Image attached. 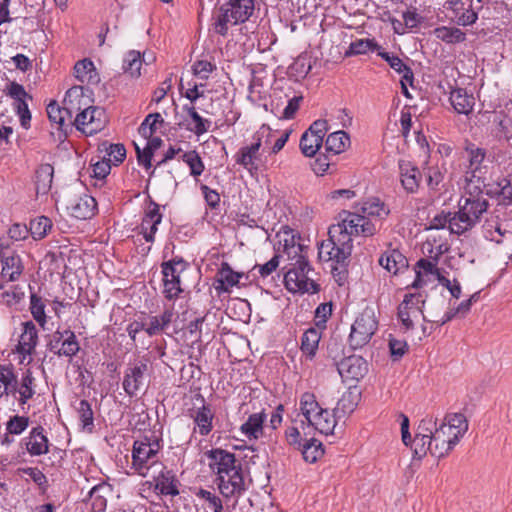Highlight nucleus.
<instances>
[{
	"instance_id": "26",
	"label": "nucleus",
	"mask_w": 512,
	"mask_h": 512,
	"mask_svg": "<svg viewBox=\"0 0 512 512\" xmlns=\"http://www.w3.org/2000/svg\"><path fill=\"white\" fill-rule=\"evenodd\" d=\"M378 263L393 275L408 268L407 258L398 249H389L382 253Z\"/></svg>"
},
{
	"instance_id": "28",
	"label": "nucleus",
	"mask_w": 512,
	"mask_h": 512,
	"mask_svg": "<svg viewBox=\"0 0 512 512\" xmlns=\"http://www.w3.org/2000/svg\"><path fill=\"white\" fill-rule=\"evenodd\" d=\"M350 232L345 231L343 225H332L328 230V239L335 242L340 247L341 255H351L353 250V240Z\"/></svg>"
},
{
	"instance_id": "17",
	"label": "nucleus",
	"mask_w": 512,
	"mask_h": 512,
	"mask_svg": "<svg viewBox=\"0 0 512 512\" xmlns=\"http://www.w3.org/2000/svg\"><path fill=\"white\" fill-rule=\"evenodd\" d=\"M460 439L461 437L454 434L451 428H448L447 425L441 423L439 427L436 426L432 436V442H434L433 456L442 458L448 455V453L458 444Z\"/></svg>"
},
{
	"instance_id": "48",
	"label": "nucleus",
	"mask_w": 512,
	"mask_h": 512,
	"mask_svg": "<svg viewBox=\"0 0 512 512\" xmlns=\"http://www.w3.org/2000/svg\"><path fill=\"white\" fill-rule=\"evenodd\" d=\"M323 145L321 135L313 136L304 132L300 138L299 148L306 157H314Z\"/></svg>"
},
{
	"instance_id": "12",
	"label": "nucleus",
	"mask_w": 512,
	"mask_h": 512,
	"mask_svg": "<svg viewBox=\"0 0 512 512\" xmlns=\"http://www.w3.org/2000/svg\"><path fill=\"white\" fill-rule=\"evenodd\" d=\"M334 364L337 367V370L340 376L344 380H355L359 381L363 379L368 371L369 364L365 358L359 355H350L337 360V357H333Z\"/></svg>"
},
{
	"instance_id": "5",
	"label": "nucleus",
	"mask_w": 512,
	"mask_h": 512,
	"mask_svg": "<svg viewBox=\"0 0 512 512\" xmlns=\"http://www.w3.org/2000/svg\"><path fill=\"white\" fill-rule=\"evenodd\" d=\"M489 208L488 200L460 198L458 211L453 213L451 233L461 236L472 230L482 220V216Z\"/></svg>"
},
{
	"instance_id": "55",
	"label": "nucleus",
	"mask_w": 512,
	"mask_h": 512,
	"mask_svg": "<svg viewBox=\"0 0 512 512\" xmlns=\"http://www.w3.org/2000/svg\"><path fill=\"white\" fill-rule=\"evenodd\" d=\"M300 407L302 414L304 415L308 423H312L314 414H316L317 411L322 409L319 406L318 402L316 401L314 394L308 392L304 393L301 396Z\"/></svg>"
},
{
	"instance_id": "56",
	"label": "nucleus",
	"mask_w": 512,
	"mask_h": 512,
	"mask_svg": "<svg viewBox=\"0 0 512 512\" xmlns=\"http://www.w3.org/2000/svg\"><path fill=\"white\" fill-rule=\"evenodd\" d=\"M181 159L189 166L190 174L192 176L197 177L203 173L205 166L199 153L196 150L185 152L181 156Z\"/></svg>"
},
{
	"instance_id": "61",
	"label": "nucleus",
	"mask_w": 512,
	"mask_h": 512,
	"mask_svg": "<svg viewBox=\"0 0 512 512\" xmlns=\"http://www.w3.org/2000/svg\"><path fill=\"white\" fill-rule=\"evenodd\" d=\"M433 445L432 438L427 439L419 436H415L412 441L411 448L413 449L414 458L422 459L427 452H430L433 455Z\"/></svg>"
},
{
	"instance_id": "45",
	"label": "nucleus",
	"mask_w": 512,
	"mask_h": 512,
	"mask_svg": "<svg viewBox=\"0 0 512 512\" xmlns=\"http://www.w3.org/2000/svg\"><path fill=\"white\" fill-rule=\"evenodd\" d=\"M52 220L47 216H39L30 220L28 231L34 240L45 238L52 229Z\"/></svg>"
},
{
	"instance_id": "35",
	"label": "nucleus",
	"mask_w": 512,
	"mask_h": 512,
	"mask_svg": "<svg viewBox=\"0 0 512 512\" xmlns=\"http://www.w3.org/2000/svg\"><path fill=\"white\" fill-rule=\"evenodd\" d=\"M414 269L416 277L412 282L411 287L415 289L421 288L427 284L424 276L432 275L436 278L440 273V269L438 267H434V263L427 258H420L416 262Z\"/></svg>"
},
{
	"instance_id": "58",
	"label": "nucleus",
	"mask_w": 512,
	"mask_h": 512,
	"mask_svg": "<svg viewBox=\"0 0 512 512\" xmlns=\"http://www.w3.org/2000/svg\"><path fill=\"white\" fill-rule=\"evenodd\" d=\"M495 194L499 199L498 205L505 207L512 205V181L508 178H502L498 181Z\"/></svg>"
},
{
	"instance_id": "41",
	"label": "nucleus",
	"mask_w": 512,
	"mask_h": 512,
	"mask_svg": "<svg viewBox=\"0 0 512 512\" xmlns=\"http://www.w3.org/2000/svg\"><path fill=\"white\" fill-rule=\"evenodd\" d=\"M402 327L401 330L404 333L410 334L408 337L411 338L412 341L422 340L424 337L429 336L434 327V322H401Z\"/></svg>"
},
{
	"instance_id": "14",
	"label": "nucleus",
	"mask_w": 512,
	"mask_h": 512,
	"mask_svg": "<svg viewBox=\"0 0 512 512\" xmlns=\"http://www.w3.org/2000/svg\"><path fill=\"white\" fill-rule=\"evenodd\" d=\"M473 0H447L443 7L448 10L450 20L458 26H469L478 20V12L472 7Z\"/></svg>"
},
{
	"instance_id": "1",
	"label": "nucleus",
	"mask_w": 512,
	"mask_h": 512,
	"mask_svg": "<svg viewBox=\"0 0 512 512\" xmlns=\"http://www.w3.org/2000/svg\"><path fill=\"white\" fill-rule=\"evenodd\" d=\"M276 237L279 238V243L283 242V251L291 261L289 267L283 268L286 269L284 273L286 289L292 293H318L320 285L309 277V272L313 270L308 259L309 247L300 243V233L288 225H283Z\"/></svg>"
},
{
	"instance_id": "39",
	"label": "nucleus",
	"mask_w": 512,
	"mask_h": 512,
	"mask_svg": "<svg viewBox=\"0 0 512 512\" xmlns=\"http://www.w3.org/2000/svg\"><path fill=\"white\" fill-rule=\"evenodd\" d=\"M433 35L440 41L449 44H459L466 41V33L458 27L439 26L433 30Z\"/></svg>"
},
{
	"instance_id": "24",
	"label": "nucleus",
	"mask_w": 512,
	"mask_h": 512,
	"mask_svg": "<svg viewBox=\"0 0 512 512\" xmlns=\"http://www.w3.org/2000/svg\"><path fill=\"white\" fill-rule=\"evenodd\" d=\"M398 167L403 189L409 194L416 193L422 179L419 168L407 160H399Z\"/></svg>"
},
{
	"instance_id": "47",
	"label": "nucleus",
	"mask_w": 512,
	"mask_h": 512,
	"mask_svg": "<svg viewBox=\"0 0 512 512\" xmlns=\"http://www.w3.org/2000/svg\"><path fill=\"white\" fill-rule=\"evenodd\" d=\"M300 451L303 459L309 463L316 462L324 454L322 443L315 438L305 439Z\"/></svg>"
},
{
	"instance_id": "63",
	"label": "nucleus",
	"mask_w": 512,
	"mask_h": 512,
	"mask_svg": "<svg viewBox=\"0 0 512 512\" xmlns=\"http://www.w3.org/2000/svg\"><path fill=\"white\" fill-rule=\"evenodd\" d=\"M196 496L207 502V508L209 510H211L213 512H223L224 511L222 500L216 494H214L206 489L201 488L196 493Z\"/></svg>"
},
{
	"instance_id": "22",
	"label": "nucleus",
	"mask_w": 512,
	"mask_h": 512,
	"mask_svg": "<svg viewBox=\"0 0 512 512\" xmlns=\"http://www.w3.org/2000/svg\"><path fill=\"white\" fill-rule=\"evenodd\" d=\"M378 329V322H353L349 334V345L356 350L369 343Z\"/></svg>"
},
{
	"instance_id": "15",
	"label": "nucleus",
	"mask_w": 512,
	"mask_h": 512,
	"mask_svg": "<svg viewBox=\"0 0 512 512\" xmlns=\"http://www.w3.org/2000/svg\"><path fill=\"white\" fill-rule=\"evenodd\" d=\"M147 369V364L142 361L127 367L122 386L129 397H136L139 391L145 389V373Z\"/></svg>"
},
{
	"instance_id": "9",
	"label": "nucleus",
	"mask_w": 512,
	"mask_h": 512,
	"mask_svg": "<svg viewBox=\"0 0 512 512\" xmlns=\"http://www.w3.org/2000/svg\"><path fill=\"white\" fill-rule=\"evenodd\" d=\"M303 99V95L301 93L296 94L293 87L287 83L283 86H276L273 89L272 104L275 100L281 103L276 104L273 112L279 119H294Z\"/></svg>"
},
{
	"instance_id": "23",
	"label": "nucleus",
	"mask_w": 512,
	"mask_h": 512,
	"mask_svg": "<svg viewBox=\"0 0 512 512\" xmlns=\"http://www.w3.org/2000/svg\"><path fill=\"white\" fill-rule=\"evenodd\" d=\"M67 210L72 217L78 220H88L97 212V201L94 197L83 194L71 200Z\"/></svg>"
},
{
	"instance_id": "13",
	"label": "nucleus",
	"mask_w": 512,
	"mask_h": 512,
	"mask_svg": "<svg viewBox=\"0 0 512 512\" xmlns=\"http://www.w3.org/2000/svg\"><path fill=\"white\" fill-rule=\"evenodd\" d=\"M7 96L15 100L14 109L19 116L20 124L24 129H29L31 126V112L26 102L27 99L32 100V95L26 92L24 86L15 81L10 82L5 90Z\"/></svg>"
},
{
	"instance_id": "42",
	"label": "nucleus",
	"mask_w": 512,
	"mask_h": 512,
	"mask_svg": "<svg viewBox=\"0 0 512 512\" xmlns=\"http://www.w3.org/2000/svg\"><path fill=\"white\" fill-rule=\"evenodd\" d=\"M87 112L88 116L85 118L86 123H83V129L79 131L85 135H93L103 127L101 117L104 115V110L100 107L91 105Z\"/></svg>"
},
{
	"instance_id": "51",
	"label": "nucleus",
	"mask_w": 512,
	"mask_h": 512,
	"mask_svg": "<svg viewBox=\"0 0 512 512\" xmlns=\"http://www.w3.org/2000/svg\"><path fill=\"white\" fill-rule=\"evenodd\" d=\"M17 472L28 475L31 480L38 486L39 493L45 495L49 488V482L46 475L38 467H21Z\"/></svg>"
},
{
	"instance_id": "31",
	"label": "nucleus",
	"mask_w": 512,
	"mask_h": 512,
	"mask_svg": "<svg viewBox=\"0 0 512 512\" xmlns=\"http://www.w3.org/2000/svg\"><path fill=\"white\" fill-rule=\"evenodd\" d=\"M450 103L459 114L468 115L472 112L475 99L472 94H468L465 88L457 87L450 93Z\"/></svg>"
},
{
	"instance_id": "37",
	"label": "nucleus",
	"mask_w": 512,
	"mask_h": 512,
	"mask_svg": "<svg viewBox=\"0 0 512 512\" xmlns=\"http://www.w3.org/2000/svg\"><path fill=\"white\" fill-rule=\"evenodd\" d=\"M350 145V136L345 131H336L328 135L325 141V151L336 156Z\"/></svg>"
},
{
	"instance_id": "25",
	"label": "nucleus",
	"mask_w": 512,
	"mask_h": 512,
	"mask_svg": "<svg viewBox=\"0 0 512 512\" xmlns=\"http://www.w3.org/2000/svg\"><path fill=\"white\" fill-rule=\"evenodd\" d=\"M468 153L469 165L465 171V180L473 182L477 179V182H481V168L482 163L486 157V150L470 143L466 147Z\"/></svg>"
},
{
	"instance_id": "59",
	"label": "nucleus",
	"mask_w": 512,
	"mask_h": 512,
	"mask_svg": "<svg viewBox=\"0 0 512 512\" xmlns=\"http://www.w3.org/2000/svg\"><path fill=\"white\" fill-rule=\"evenodd\" d=\"M34 381L35 379L32 375V372L29 369H27L22 375L21 389L19 390V403L21 405L27 403V401L31 399L35 394V391L33 389Z\"/></svg>"
},
{
	"instance_id": "6",
	"label": "nucleus",
	"mask_w": 512,
	"mask_h": 512,
	"mask_svg": "<svg viewBox=\"0 0 512 512\" xmlns=\"http://www.w3.org/2000/svg\"><path fill=\"white\" fill-rule=\"evenodd\" d=\"M76 309H80L77 303L59 301L57 298L48 300L31 292L29 310L34 320H47V318H61L68 313H75Z\"/></svg>"
},
{
	"instance_id": "46",
	"label": "nucleus",
	"mask_w": 512,
	"mask_h": 512,
	"mask_svg": "<svg viewBox=\"0 0 512 512\" xmlns=\"http://www.w3.org/2000/svg\"><path fill=\"white\" fill-rule=\"evenodd\" d=\"M170 322H132L127 330L132 339L139 330H145L148 335H157L164 331Z\"/></svg>"
},
{
	"instance_id": "52",
	"label": "nucleus",
	"mask_w": 512,
	"mask_h": 512,
	"mask_svg": "<svg viewBox=\"0 0 512 512\" xmlns=\"http://www.w3.org/2000/svg\"><path fill=\"white\" fill-rule=\"evenodd\" d=\"M75 409L82 424V428L91 432L94 428V412L91 404L87 400L82 399L79 401L78 405L75 406Z\"/></svg>"
},
{
	"instance_id": "27",
	"label": "nucleus",
	"mask_w": 512,
	"mask_h": 512,
	"mask_svg": "<svg viewBox=\"0 0 512 512\" xmlns=\"http://www.w3.org/2000/svg\"><path fill=\"white\" fill-rule=\"evenodd\" d=\"M54 167L49 163L40 164L34 175V183L37 195H47L52 187Z\"/></svg>"
},
{
	"instance_id": "50",
	"label": "nucleus",
	"mask_w": 512,
	"mask_h": 512,
	"mask_svg": "<svg viewBox=\"0 0 512 512\" xmlns=\"http://www.w3.org/2000/svg\"><path fill=\"white\" fill-rule=\"evenodd\" d=\"M442 423L461 438L468 430V421L462 413H449L444 417Z\"/></svg>"
},
{
	"instance_id": "49",
	"label": "nucleus",
	"mask_w": 512,
	"mask_h": 512,
	"mask_svg": "<svg viewBox=\"0 0 512 512\" xmlns=\"http://www.w3.org/2000/svg\"><path fill=\"white\" fill-rule=\"evenodd\" d=\"M141 66L142 59L140 52L136 50L128 51L123 59L122 69L124 73L137 78L141 75Z\"/></svg>"
},
{
	"instance_id": "32",
	"label": "nucleus",
	"mask_w": 512,
	"mask_h": 512,
	"mask_svg": "<svg viewBox=\"0 0 512 512\" xmlns=\"http://www.w3.org/2000/svg\"><path fill=\"white\" fill-rule=\"evenodd\" d=\"M2 265L1 275L8 277L9 281H16L24 270L21 258L17 252L0 257Z\"/></svg>"
},
{
	"instance_id": "53",
	"label": "nucleus",
	"mask_w": 512,
	"mask_h": 512,
	"mask_svg": "<svg viewBox=\"0 0 512 512\" xmlns=\"http://www.w3.org/2000/svg\"><path fill=\"white\" fill-rule=\"evenodd\" d=\"M147 208L145 209L140 228L152 224V223H161L163 214L160 212V205L156 203L151 196L147 197L146 200Z\"/></svg>"
},
{
	"instance_id": "33",
	"label": "nucleus",
	"mask_w": 512,
	"mask_h": 512,
	"mask_svg": "<svg viewBox=\"0 0 512 512\" xmlns=\"http://www.w3.org/2000/svg\"><path fill=\"white\" fill-rule=\"evenodd\" d=\"M75 77L82 83L98 84L100 76L97 72L93 61L89 58H84L76 62L74 66Z\"/></svg>"
},
{
	"instance_id": "19",
	"label": "nucleus",
	"mask_w": 512,
	"mask_h": 512,
	"mask_svg": "<svg viewBox=\"0 0 512 512\" xmlns=\"http://www.w3.org/2000/svg\"><path fill=\"white\" fill-rule=\"evenodd\" d=\"M424 303L425 299L420 292L406 294L398 306V320H426Z\"/></svg>"
},
{
	"instance_id": "11",
	"label": "nucleus",
	"mask_w": 512,
	"mask_h": 512,
	"mask_svg": "<svg viewBox=\"0 0 512 512\" xmlns=\"http://www.w3.org/2000/svg\"><path fill=\"white\" fill-rule=\"evenodd\" d=\"M253 140V143L241 147L234 155L235 162L246 169L251 176L260 171L267 170V166L261 160L259 152L262 146V138L260 135L255 134Z\"/></svg>"
},
{
	"instance_id": "36",
	"label": "nucleus",
	"mask_w": 512,
	"mask_h": 512,
	"mask_svg": "<svg viewBox=\"0 0 512 512\" xmlns=\"http://www.w3.org/2000/svg\"><path fill=\"white\" fill-rule=\"evenodd\" d=\"M46 112L50 122L58 125V130L63 134V138L66 139L74 126L72 119L65 123L63 110H61V107L55 100L47 105Z\"/></svg>"
},
{
	"instance_id": "60",
	"label": "nucleus",
	"mask_w": 512,
	"mask_h": 512,
	"mask_svg": "<svg viewBox=\"0 0 512 512\" xmlns=\"http://www.w3.org/2000/svg\"><path fill=\"white\" fill-rule=\"evenodd\" d=\"M310 70L311 65L307 63V59L305 57H298L288 67L287 73L290 78L293 77L296 81H299L300 79H304Z\"/></svg>"
},
{
	"instance_id": "18",
	"label": "nucleus",
	"mask_w": 512,
	"mask_h": 512,
	"mask_svg": "<svg viewBox=\"0 0 512 512\" xmlns=\"http://www.w3.org/2000/svg\"><path fill=\"white\" fill-rule=\"evenodd\" d=\"M50 351L58 356L73 357L79 350L80 345L76 339L74 332L64 330L63 332L57 330L53 334V339L50 341Z\"/></svg>"
},
{
	"instance_id": "21",
	"label": "nucleus",
	"mask_w": 512,
	"mask_h": 512,
	"mask_svg": "<svg viewBox=\"0 0 512 512\" xmlns=\"http://www.w3.org/2000/svg\"><path fill=\"white\" fill-rule=\"evenodd\" d=\"M216 276L218 285L215 288L219 293L229 292L234 286H245V283H241L242 278L249 281V274L234 271L228 262L221 263Z\"/></svg>"
},
{
	"instance_id": "34",
	"label": "nucleus",
	"mask_w": 512,
	"mask_h": 512,
	"mask_svg": "<svg viewBox=\"0 0 512 512\" xmlns=\"http://www.w3.org/2000/svg\"><path fill=\"white\" fill-rule=\"evenodd\" d=\"M358 211L367 218L375 217L379 220L386 219L390 214L389 207L377 197L370 198L361 205L358 204Z\"/></svg>"
},
{
	"instance_id": "57",
	"label": "nucleus",
	"mask_w": 512,
	"mask_h": 512,
	"mask_svg": "<svg viewBox=\"0 0 512 512\" xmlns=\"http://www.w3.org/2000/svg\"><path fill=\"white\" fill-rule=\"evenodd\" d=\"M381 49V46L374 39H358L349 46V54L361 55L369 51L374 52Z\"/></svg>"
},
{
	"instance_id": "30",
	"label": "nucleus",
	"mask_w": 512,
	"mask_h": 512,
	"mask_svg": "<svg viewBox=\"0 0 512 512\" xmlns=\"http://www.w3.org/2000/svg\"><path fill=\"white\" fill-rule=\"evenodd\" d=\"M23 325L24 329L20 335L17 351L23 356H26L33 353L38 342V333L34 322H23Z\"/></svg>"
},
{
	"instance_id": "29",
	"label": "nucleus",
	"mask_w": 512,
	"mask_h": 512,
	"mask_svg": "<svg viewBox=\"0 0 512 512\" xmlns=\"http://www.w3.org/2000/svg\"><path fill=\"white\" fill-rule=\"evenodd\" d=\"M315 324V327L305 330L301 341V350L311 356L315 354L321 339V333L326 329V322H315Z\"/></svg>"
},
{
	"instance_id": "16",
	"label": "nucleus",
	"mask_w": 512,
	"mask_h": 512,
	"mask_svg": "<svg viewBox=\"0 0 512 512\" xmlns=\"http://www.w3.org/2000/svg\"><path fill=\"white\" fill-rule=\"evenodd\" d=\"M153 481L150 485L154 486V490L161 495L177 496L179 495V480L172 470H168L163 463L161 467L153 470L151 475Z\"/></svg>"
},
{
	"instance_id": "10",
	"label": "nucleus",
	"mask_w": 512,
	"mask_h": 512,
	"mask_svg": "<svg viewBox=\"0 0 512 512\" xmlns=\"http://www.w3.org/2000/svg\"><path fill=\"white\" fill-rule=\"evenodd\" d=\"M188 267L189 263L180 256L162 262L163 293L167 299L172 300L182 292L180 274Z\"/></svg>"
},
{
	"instance_id": "44",
	"label": "nucleus",
	"mask_w": 512,
	"mask_h": 512,
	"mask_svg": "<svg viewBox=\"0 0 512 512\" xmlns=\"http://www.w3.org/2000/svg\"><path fill=\"white\" fill-rule=\"evenodd\" d=\"M359 394H355L352 391L345 392L342 397L338 400L336 407L333 412L338 419L351 414L358 405Z\"/></svg>"
},
{
	"instance_id": "43",
	"label": "nucleus",
	"mask_w": 512,
	"mask_h": 512,
	"mask_svg": "<svg viewBox=\"0 0 512 512\" xmlns=\"http://www.w3.org/2000/svg\"><path fill=\"white\" fill-rule=\"evenodd\" d=\"M214 414L211 411L209 405L203 404L202 407L198 408L193 416L194 423L199 429V433L202 436H207L213 429Z\"/></svg>"
},
{
	"instance_id": "38",
	"label": "nucleus",
	"mask_w": 512,
	"mask_h": 512,
	"mask_svg": "<svg viewBox=\"0 0 512 512\" xmlns=\"http://www.w3.org/2000/svg\"><path fill=\"white\" fill-rule=\"evenodd\" d=\"M266 419L264 412L249 415L247 421L240 427V431L248 439H258L262 435L263 423Z\"/></svg>"
},
{
	"instance_id": "4",
	"label": "nucleus",
	"mask_w": 512,
	"mask_h": 512,
	"mask_svg": "<svg viewBox=\"0 0 512 512\" xmlns=\"http://www.w3.org/2000/svg\"><path fill=\"white\" fill-rule=\"evenodd\" d=\"M255 9L254 0H227L217 11L214 31L223 37L228 34L229 24L245 23L252 16Z\"/></svg>"
},
{
	"instance_id": "8",
	"label": "nucleus",
	"mask_w": 512,
	"mask_h": 512,
	"mask_svg": "<svg viewBox=\"0 0 512 512\" xmlns=\"http://www.w3.org/2000/svg\"><path fill=\"white\" fill-rule=\"evenodd\" d=\"M91 102L90 97L85 95L83 86L75 85L67 90L63 100L64 110L68 113V120H71L73 114L76 113L73 124L77 130L83 129V123H86L85 118L88 116L87 110L90 108Z\"/></svg>"
},
{
	"instance_id": "62",
	"label": "nucleus",
	"mask_w": 512,
	"mask_h": 512,
	"mask_svg": "<svg viewBox=\"0 0 512 512\" xmlns=\"http://www.w3.org/2000/svg\"><path fill=\"white\" fill-rule=\"evenodd\" d=\"M29 422V417L27 416H11L6 423V431L8 434L20 435L27 429Z\"/></svg>"
},
{
	"instance_id": "3",
	"label": "nucleus",
	"mask_w": 512,
	"mask_h": 512,
	"mask_svg": "<svg viewBox=\"0 0 512 512\" xmlns=\"http://www.w3.org/2000/svg\"><path fill=\"white\" fill-rule=\"evenodd\" d=\"M160 439L153 433L135 440L132 448L131 468L142 477L150 476V471L161 467L159 460Z\"/></svg>"
},
{
	"instance_id": "7",
	"label": "nucleus",
	"mask_w": 512,
	"mask_h": 512,
	"mask_svg": "<svg viewBox=\"0 0 512 512\" xmlns=\"http://www.w3.org/2000/svg\"><path fill=\"white\" fill-rule=\"evenodd\" d=\"M318 256L321 260L331 261V274L339 286L348 281L351 255H341L340 247L332 240H323L319 246Z\"/></svg>"
},
{
	"instance_id": "2",
	"label": "nucleus",
	"mask_w": 512,
	"mask_h": 512,
	"mask_svg": "<svg viewBox=\"0 0 512 512\" xmlns=\"http://www.w3.org/2000/svg\"><path fill=\"white\" fill-rule=\"evenodd\" d=\"M209 459V467L216 475L219 492L224 498L240 496L245 490L242 464L235 454L221 448L205 453Z\"/></svg>"
},
{
	"instance_id": "64",
	"label": "nucleus",
	"mask_w": 512,
	"mask_h": 512,
	"mask_svg": "<svg viewBox=\"0 0 512 512\" xmlns=\"http://www.w3.org/2000/svg\"><path fill=\"white\" fill-rule=\"evenodd\" d=\"M214 70L216 64L206 59L196 60L192 65L193 74L202 80H207Z\"/></svg>"
},
{
	"instance_id": "54",
	"label": "nucleus",
	"mask_w": 512,
	"mask_h": 512,
	"mask_svg": "<svg viewBox=\"0 0 512 512\" xmlns=\"http://www.w3.org/2000/svg\"><path fill=\"white\" fill-rule=\"evenodd\" d=\"M165 121L159 112L148 114L140 124L138 131L143 137H150L157 131V125H164Z\"/></svg>"
},
{
	"instance_id": "40",
	"label": "nucleus",
	"mask_w": 512,
	"mask_h": 512,
	"mask_svg": "<svg viewBox=\"0 0 512 512\" xmlns=\"http://www.w3.org/2000/svg\"><path fill=\"white\" fill-rule=\"evenodd\" d=\"M336 416L333 412V415H330L329 411L327 409H320L317 411L316 414H314L312 423H309L312 425L316 430H318L322 434H330L333 433V430L336 426Z\"/></svg>"
},
{
	"instance_id": "20",
	"label": "nucleus",
	"mask_w": 512,
	"mask_h": 512,
	"mask_svg": "<svg viewBox=\"0 0 512 512\" xmlns=\"http://www.w3.org/2000/svg\"><path fill=\"white\" fill-rule=\"evenodd\" d=\"M21 445L31 456H41L49 452L50 442L45 434V429L38 425L33 427L29 435L21 440Z\"/></svg>"
}]
</instances>
